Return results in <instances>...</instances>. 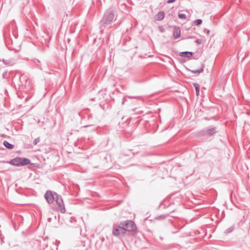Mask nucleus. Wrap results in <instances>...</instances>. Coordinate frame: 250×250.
Wrapping results in <instances>:
<instances>
[{"instance_id":"9d476101","label":"nucleus","mask_w":250,"mask_h":250,"mask_svg":"<svg viewBox=\"0 0 250 250\" xmlns=\"http://www.w3.org/2000/svg\"><path fill=\"white\" fill-rule=\"evenodd\" d=\"M165 14L163 11H159L155 16V19L157 21H161L164 19Z\"/></svg>"},{"instance_id":"2eb2a0df","label":"nucleus","mask_w":250,"mask_h":250,"mask_svg":"<svg viewBox=\"0 0 250 250\" xmlns=\"http://www.w3.org/2000/svg\"><path fill=\"white\" fill-rule=\"evenodd\" d=\"M204 67V66L203 65L202 67H201V68L200 69H197V70H191V71L193 74H196V73L199 74L203 71Z\"/></svg>"},{"instance_id":"20e7f679","label":"nucleus","mask_w":250,"mask_h":250,"mask_svg":"<svg viewBox=\"0 0 250 250\" xmlns=\"http://www.w3.org/2000/svg\"><path fill=\"white\" fill-rule=\"evenodd\" d=\"M120 225L124 229L125 231H133L136 230V226L135 223L131 220H126L120 222Z\"/></svg>"},{"instance_id":"a878e982","label":"nucleus","mask_w":250,"mask_h":250,"mask_svg":"<svg viewBox=\"0 0 250 250\" xmlns=\"http://www.w3.org/2000/svg\"><path fill=\"white\" fill-rule=\"evenodd\" d=\"M188 39H189V38L192 39V37H188Z\"/></svg>"},{"instance_id":"a211bd4d","label":"nucleus","mask_w":250,"mask_h":250,"mask_svg":"<svg viewBox=\"0 0 250 250\" xmlns=\"http://www.w3.org/2000/svg\"><path fill=\"white\" fill-rule=\"evenodd\" d=\"M234 229V227H229V228H228V229H226V232L227 233H230L231 232H232Z\"/></svg>"},{"instance_id":"4468645a","label":"nucleus","mask_w":250,"mask_h":250,"mask_svg":"<svg viewBox=\"0 0 250 250\" xmlns=\"http://www.w3.org/2000/svg\"><path fill=\"white\" fill-rule=\"evenodd\" d=\"M193 86L195 89L196 95L198 96L200 92V85L196 83L193 84Z\"/></svg>"},{"instance_id":"f257e3e1","label":"nucleus","mask_w":250,"mask_h":250,"mask_svg":"<svg viewBox=\"0 0 250 250\" xmlns=\"http://www.w3.org/2000/svg\"><path fill=\"white\" fill-rule=\"evenodd\" d=\"M116 16V12L113 8H109L104 12L102 20L100 22V29L103 33L106 26L110 24Z\"/></svg>"},{"instance_id":"412c9836","label":"nucleus","mask_w":250,"mask_h":250,"mask_svg":"<svg viewBox=\"0 0 250 250\" xmlns=\"http://www.w3.org/2000/svg\"><path fill=\"white\" fill-rule=\"evenodd\" d=\"M127 97L129 99H137L138 98V96H127Z\"/></svg>"},{"instance_id":"f3484780","label":"nucleus","mask_w":250,"mask_h":250,"mask_svg":"<svg viewBox=\"0 0 250 250\" xmlns=\"http://www.w3.org/2000/svg\"><path fill=\"white\" fill-rule=\"evenodd\" d=\"M178 17L182 20H186L187 18L186 14L183 13L179 14Z\"/></svg>"},{"instance_id":"393cba45","label":"nucleus","mask_w":250,"mask_h":250,"mask_svg":"<svg viewBox=\"0 0 250 250\" xmlns=\"http://www.w3.org/2000/svg\"><path fill=\"white\" fill-rule=\"evenodd\" d=\"M89 126L90 125H85V126H83V127H87Z\"/></svg>"},{"instance_id":"aec40b11","label":"nucleus","mask_w":250,"mask_h":250,"mask_svg":"<svg viewBox=\"0 0 250 250\" xmlns=\"http://www.w3.org/2000/svg\"><path fill=\"white\" fill-rule=\"evenodd\" d=\"M7 75H8L7 71L4 72L2 74L3 79H7Z\"/></svg>"},{"instance_id":"f8f14e48","label":"nucleus","mask_w":250,"mask_h":250,"mask_svg":"<svg viewBox=\"0 0 250 250\" xmlns=\"http://www.w3.org/2000/svg\"><path fill=\"white\" fill-rule=\"evenodd\" d=\"M193 55V53L192 52H188V51H185V52H182L180 53V56L183 57H187L190 58H191Z\"/></svg>"},{"instance_id":"39448f33","label":"nucleus","mask_w":250,"mask_h":250,"mask_svg":"<svg viewBox=\"0 0 250 250\" xmlns=\"http://www.w3.org/2000/svg\"><path fill=\"white\" fill-rule=\"evenodd\" d=\"M125 229H123L121 225H120V223L118 225H114L112 228V234L114 236L121 237H123L125 233Z\"/></svg>"},{"instance_id":"6e6552de","label":"nucleus","mask_w":250,"mask_h":250,"mask_svg":"<svg viewBox=\"0 0 250 250\" xmlns=\"http://www.w3.org/2000/svg\"><path fill=\"white\" fill-rule=\"evenodd\" d=\"M55 201H56L60 211L62 213H64L65 212V208L62 196L58 194L56 195Z\"/></svg>"},{"instance_id":"9b49d317","label":"nucleus","mask_w":250,"mask_h":250,"mask_svg":"<svg viewBox=\"0 0 250 250\" xmlns=\"http://www.w3.org/2000/svg\"><path fill=\"white\" fill-rule=\"evenodd\" d=\"M181 30L179 27H175L173 32V36L174 39H177L180 36Z\"/></svg>"},{"instance_id":"6ab92c4d","label":"nucleus","mask_w":250,"mask_h":250,"mask_svg":"<svg viewBox=\"0 0 250 250\" xmlns=\"http://www.w3.org/2000/svg\"><path fill=\"white\" fill-rule=\"evenodd\" d=\"M40 141V139L39 138H36L33 141V144L36 145Z\"/></svg>"},{"instance_id":"7ed1b4c3","label":"nucleus","mask_w":250,"mask_h":250,"mask_svg":"<svg viewBox=\"0 0 250 250\" xmlns=\"http://www.w3.org/2000/svg\"><path fill=\"white\" fill-rule=\"evenodd\" d=\"M217 128L216 127L210 126L198 131L197 135L199 137H210L217 132Z\"/></svg>"},{"instance_id":"f03ea898","label":"nucleus","mask_w":250,"mask_h":250,"mask_svg":"<svg viewBox=\"0 0 250 250\" xmlns=\"http://www.w3.org/2000/svg\"><path fill=\"white\" fill-rule=\"evenodd\" d=\"M8 163L11 165L20 167L30 164L31 161L26 158L18 157L11 160Z\"/></svg>"},{"instance_id":"ddd939ff","label":"nucleus","mask_w":250,"mask_h":250,"mask_svg":"<svg viewBox=\"0 0 250 250\" xmlns=\"http://www.w3.org/2000/svg\"><path fill=\"white\" fill-rule=\"evenodd\" d=\"M3 146L8 149H12L14 148V145L9 143L7 141L3 142Z\"/></svg>"},{"instance_id":"4be33fe9","label":"nucleus","mask_w":250,"mask_h":250,"mask_svg":"<svg viewBox=\"0 0 250 250\" xmlns=\"http://www.w3.org/2000/svg\"><path fill=\"white\" fill-rule=\"evenodd\" d=\"M195 42L199 44H201L202 42V41L200 39H197V40H196Z\"/></svg>"},{"instance_id":"bb28decb","label":"nucleus","mask_w":250,"mask_h":250,"mask_svg":"<svg viewBox=\"0 0 250 250\" xmlns=\"http://www.w3.org/2000/svg\"><path fill=\"white\" fill-rule=\"evenodd\" d=\"M131 110L134 111L135 110V109H132Z\"/></svg>"},{"instance_id":"1a4fd4ad","label":"nucleus","mask_w":250,"mask_h":250,"mask_svg":"<svg viewBox=\"0 0 250 250\" xmlns=\"http://www.w3.org/2000/svg\"><path fill=\"white\" fill-rule=\"evenodd\" d=\"M0 62H1L5 65L7 66H12L16 63V60L13 58L8 59L0 58Z\"/></svg>"},{"instance_id":"b1692460","label":"nucleus","mask_w":250,"mask_h":250,"mask_svg":"<svg viewBox=\"0 0 250 250\" xmlns=\"http://www.w3.org/2000/svg\"><path fill=\"white\" fill-rule=\"evenodd\" d=\"M205 32H206L208 35H209L210 31L208 29H205Z\"/></svg>"},{"instance_id":"0eeeda50","label":"nucleus","mask_w":250,"mask_h":250,"mask_svg":"<svg viewBox=\"0 0 250 250\" xmlns=\"http://www.w3.org/2000/svg\"><path fill=\"white\" fill-rule=\"evenodd\" d=\"M58 194L51 190H47L44 194V198L49 204H51L55 201Z\"/></svg>"},{"instance_id":"dca6fc26","label":"nucleus","mask_w":250,"mask_h":250,"mask_svg":"<svg viewBox=\"0 0 250 250\" xmlns=\"http://www.w3.org/2000/svg\"><path fill=\"white\" fill-rule=\"evenodd\" d=\"M202 23V20L198 19L193 21V24L196 25H199Z\"/></svg>"},{"instance_id":"423d86ee","label":"nucleus","mask_w":250,"mask_h":250,"mask_svg":"<svg viewBox=\"0 0 250 250\" xmlns=\"http://www.w3.org/2000/svg\"><path fill=\"white\" fill-rule=\"evenodd\" d=\"M19 86L21 89L29 87L30 81L26 76L21 75L19 78Z\"/></svg>"},{"instance_id":"5701e85b","label":"nucleus","mask_w":250,"mask_h":250,"mask_svg":"<svg viewBox=\"0 0 250 250\" xmlns=\"http://www.w3.org/2000/svg\"><path fill=\"white\" fill-rule=\"evenodd\" d=\"M175 0H168L167 1V3H170L174 2Z\"/></svg>"}]
</instances>
